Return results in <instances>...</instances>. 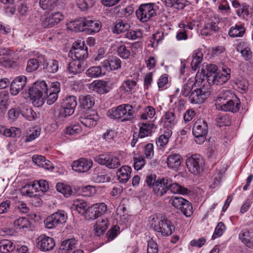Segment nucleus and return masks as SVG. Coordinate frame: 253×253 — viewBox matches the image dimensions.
<instances>
[{
    "instance_id": "f257e3e1",
    "label": "nucleus",
    "mask_w": 253,
    "mask_h": 253,
    "mask_svg": "<svg viewBox=\"0 0 253 253\" xmlns=\"http://www.w3.org/2000/svg\"><path fill=\"white\" fill-rule=\"evenodd\" d=\"M205 76L210 84L221 85L229 80L231 70L227 67H222V73L217 72V67L214 64H206Z\"/></svg>"
},
{
    "instance_id": "f03ea898",
    "label": "nucleus",
    "mask_w": 253,
    "mask_h": 253,
    "mask_svg": "<svg viewBox=\"0 0 253 253\" xmlns=\"http://www.w3.org/2000/svg\"><path fill=\"white\" fill-rule=\"evenodd\" d=\"M135 111L129 104H123L114 107L109 110L108 116L112 119L125 122L132 120L134 118Z\"/></svg>"
},
{
    "instance_id": "7ed1b4c3",
    "label": "nucleus",
    "mask_w": 253,
    "mask_h": 253,
    "mask_svg": "<svg viewBox=\"0 0 253 253\" xmlns=\"http://www.w3.org/2000/svg\"><path fill=\"white\" fill-rule=\"evenodd\" d=\"M151 226L158 235L162 236L170 235L174 230V227L171 222L163 216L160 218L153 217Z\"/></svg>"
},
{
    "instance_id": "20e7f679",
    "label": "nucleus",
    "mask_w": 253,
    "mask_h": 253,
    "mask_svg": "<svg viewBox=\"0 0 253 253\" xmlns=\"http://www.w3.org/2000/svg\"><path fill=\"white\" fill-rule=\"evenodd\" d=\"M158 9V6L155 3L141 4L135 11L136 17L141 22H147L157 15Z\"/></svg>"
},
{
    "instance_id": "39448f33",
    "label": "nucleus",
    "mask_w": 253,
    "mask_h": 253,
    "mask_svg": "<svg viewBox=\"0 0 253 253\" xmlns=\"http://www.w3.org/2000/svg\"><path fill=\"white\" fill-rule=\"evenodd\" d=\"M208 132V126L206 121L197 119L194 122L192 128V133L195 137V141L197 144H203Z\"/></svg>"
},
{
    "instance_id": "423d86ee",
    "label": "nucleus",
    "mask_w": 253,
    "mask_h": 253,
    "mask_svg": "<svg viewBox=\"0 0 253 253\" xmlns=\"http://www.w3.org/2000/svg\"><path fill=\"white\" fill-rule=\"evenodd\" d=\"M77 105L76 96L71 95L65 98L62 103L57 119L59 121H62L66 117L72 115L74 113Z\"/></svg>"
},
{
    "instance_id": "0eeeda50",
    "label": "nucleus",
    "mask_w": 253,
    "mask_h": 253,
    "mask_svg": "<svg viewBox=\"0 0 253 253\" xmlns=\"http://www.w3.org/2000/svg\"><path fill=\"white\" fill-rule=\"evenodd\" d=\"M169 202L179 210L186 217H190L193 214L192 204L182 197H172Z\"/></svg>"
},
{
    "instance_id": "6e6552de",
    "label": "nucleus",
    "mask_w": 253,
    "mask_h": 253,
    "mask_svg": "<svg viewBox=\"0 0 253 253\" xmlns=\"http://www.w3.org/2000/svg\"><path fill=\"white\" fill-rule=\"evenodd\" d=\"M67 219V213L64 211H59L47 217L44 220V224L46 228L52 229L65 223Z\"/></svg>"
},
{
    "instance_id": "1a4fd4ad",
    "label": "nucleus",
    "mask_w": 253,
    "mask_h": 253,
    "mask_svg": "<svg viewBox=\"0 0 253 253\" xmlns=\"http://www.w3.org/2000/svg\"><path fill=\"white\" fill-rule=\"evenodd\" d=\"M186 164L190 172L194 174H198L204 165V161L200 155L194 154L187 158Z\"/></svg>"
},
{
    "instance_id": "9d476101",
    "label": "nucleus",
    "mask_w": 253,
    "mask_h": 253,
    "mask_svg": "<svg viewBox=\"0 0 253 253\" xmlns=\"http://www.w3.org/2000/svg\"><path fill=\"white\" fill-rule=\"evenodd\" d=\"M210 95V91L208 88L205 87V84L203 87L194 89L189 96V101L193 104H199L204 102Z\"/></svg>"
},
{
    "instance_id": "9b49d317",
    "label": "nucleus",
    "mask_w": 253,
    "mask_h": 253,
    "mask_svg": "<svg viewBox=\"0 0 253 253\" xmlns=\"http://www.w3.org/2000/svg\"><path fill=\"white\" fill-rule=\"evenodd\" d=\"M95 161L101 165L109 169H117L121 166L119 159L117 157L107 154H102L95 158Z\"/></svg>"
},
{
    "instance_id": "f8f14e48",
    "label": "nucleus",
    "mask_w": 253,
    "mask_h": 253,
    "mask_svg": "<svg viewBox=\"0 0 253 253\" xmlns=\"http://www.w3.org/2000/svg\"><path fill=\"white\" fill-rule=\"evenodd\" d=\"M64 19L63 15L59 12H53L45 15L41 19V25L44 28H51L59 23Z\"/></svg>"
},
{
    "instance_id": "ddd939ff",
    "label": "nucleus",
    "mask_w": 253,
    "mask_h": 253,
    "mask_svg": "<svg viewBox=\"0 0 253 253\" xmlns=\"http://www.w3.org/2000/svg\"><path fill=\"white\" fill-rule=\"evenodd\" d=\"M107 206L104 203H96L88 207L86 218L95 219L103 214L107 211Z\"/></svg>"
},
{
    "instance_id": "4468645a",
    "label": "nucleus",
    "mask_w": 253,
    "mask_h": 253,
    "mask_svg": "<svg viewBox=\"0 0 253 253\" xmlns=\"http://www.w3.org/2000/svg\"><path fill=\"white\" fill-rule=\"evenodd\" d=\"M216 108L225 112H237L240 107V101L236 96V99L232 98L220 104H215Z\"/></svg>"
},
{
    "instance_id": "2eb2a0df",
    "label": "nucleus",
    "mask_w": 253,
    "mask_h": 253,
    "mask_svg": "<svg viewBox=\"0 0 253 253\" xmlns=\"http://www.w3.org/2000/svg\"><path fill=\"white\" fill-rule=\"evenodd\" d=\"M231 4L237 15L241 19H248L250 17L249 5L245 2L240 3L238 0H232Z\"/></svg>"
},
{
    "instance_id": "dca6fc26",
    "label": "nucleus",
    "mask_w": 253,
    "mask_h": 253,
    "mask_svg": "<svg viewBox=\"0 0 253 253\" xmlns=\"http://www.w3.org/2000/svg\"><path fill=\"white\" fill-rule=\"evenodd\" d=\"M180 118L179 113L175 109H170L165 113L163 118L165 126L172 128L176 125Z\"/></svg>"
},
{
    "instance_id": "f3484780",
    "label": "nucleus",
    "mask_w": 253,
    "mask_h": 253,
    "mask_svg": "<svg viewBox=\"0 0 253 253\" xmlns=\"http://www.w3.org/2000/svg\"><path fill=\"white\" fill-rule=\"evenodd\" d=\"M70 53L74 55V59L80 61H84L88 56L87 47H84L83 43L75 42L73 43Z\"/></svg>"
},
{
    "instance_id": "a211bd4d",
    "label": "nucleus",
    "mask_w": 253,
    "mask_h": 253,
    "mask_svg": "<svg viewBox=\"0 0 253 253\" xmlns=\"http://www.w3.org/2000/svg\"><path fill=\"white\" fill-rule=\"evenodd\" d=\"M37 246L42 251H48L55 246V242L53 238L42 234L37 239Z\"/></svg>"
},
{
    "instance_id": "6ab92c4d",
    "label": "nucleus",
    "mask_w": 253,
    "mask_h": 253,
    "mask_svg": "<svg viewBox=\"0 0 253 253\" xmlns=\"http://www.w3.org/2000/svg\"><path fill=\"white\" fill-rule=\"evenodd\" d=\"M60 83L56 82L52 83L50 87L48 90V93H46L44 100L48 105L53 104L58 98V94L60 91Z\"/></svg>"
},
{
    "instance_id": "aec40b11",
    "label": "nucleus",
    "mask_w": 253,
    "mask_h": 253,
    "mask_svg": "<svg viewBox=\"0 0 253 253\" xmlns=\"http://www.w3.org/2000/svg\"><path fill=\"white\" fill-rule=\"evenodd\" d=\"M92 166V162L90 160L81 158L75 161L72 164V169L78 172H85Z\"/></svg>"
},
{
    "instance_id": "412c9836",
    "label": "nucleus",
    "mask_w": 253,
    "mask_h": 253,
    "mask_svg": "<svg viewBox=\"0 0 253 253\" xmlns=\"http://www.w3.org/2000/svg\"><path fill=\"white\" fill-rule=\"evenodd\" d=\"M168 177H163L157 180L153 189L154 193L157 196L161 197L168 191Z\"/></svg>"
},
{
    "instance_id": "4be33fe9",
    "label": "nucleus",
    "mask_w": 253,
    "mask_h": 253,
    "mask_svg": "<svg viewBox=\"0 0 253 253\" xmlns=\"http://www.w3.org/2000/svg\"><path fill=\"white\" fill-rule=\"evenodd\" d=\"M99 118L98 114L93 111L84 114L80 117V123L86 127L91 128L97 125Z\"/></svg>"
},
{
    "instance_id": "5701e85b",
    "label": "nucleus",
    "mask_w": 253,
    "mask_h": 253,
    "mask_svg": "<svg viewBox=\"0 0 253 253\" xmlns=\"http://www.w3.org/2000/svg\"><path fill=\"white\" fill-rule=\"evenodd\" d=\"M27 83V78L25 76L16 77L11 82L10 91L11 94L16 95L23 89Z\"/></svg>"
},
{
    "instance_id": "b1692460",
    "label": "nucleus",
    "mask_w": 253,
    "mask_h": 253,
    "mask_svg": "<svg viewBox=\"0 0 253 253\" xmlns=\"http://www.w3.org/2000/svg\"><path fill=\"white\" fill-rule=\"evenodd\" d=\"M218 19L216 17H212L210 18L201 30L202 34L208 36L211 35L212 32L217 31L218 30Z\"/></svg>"
},
{
    "instance_id": "393cba45",
    "label": "nucleus",
    "mask_w": 253,
    "mask_h": 253,
    "mask_svg": "<svg viewBox=\"0 0 253 253\" xmlns=\"http://www.w3.org/2000/svg\"><path fill=\"white\" fill-rule=\"evenodd\" d=\"M78 244V240L74 238L66 239L61 243L58 253H69L77 247Z\"/></svg>"
},
{
    "instance_id": "a878e982",
    "label": "nucleus",
    "mask_w": 253,
    "mask_h": 253,
    "mask_svg": "<svg viewBox=\"0 0 253 253\" xmlns=\"http://www.w3.org/2000/svg\"><path fill=\"white\" fill-rule=\"evenodd\" d=\"M86 65L85 62L84 61L73 59L68 64V69L70 73L77 74L84 71L86 68Z\"/></svg>"
},
{
    "instance_id": "bb28decb",
    "label": "nucleus",
    "mask_w": 253,
    "mask_h": 253,
    "mask_svg": "<svg viewBox=\"0 0 253 253\" xmlns=\"http://www.w3.org/2000/svg\"><path fill=\"white\" fill-rule=\"evenodd\" d=\"M29 94L35 106L39 107L43 104L44 100V95L40 91H36L33 86L29 89Z\"/></svg>"
},
{
    "instance_id": "cd10ccee",
    "label": "nucleus",
    "mask_w": 253,
    "mask_h": 253,
    "mask_svg": "<svg viewBox=\"0 0 253 253\" xmlns=\"http://www.w3.org/2000/svg\"><path fill=\"white\" fill-rule=\"evenodd\" d=\"M102 66L107 71L117 70L121 67V61L119 58L113 57L104 60L102 63Z\"/></svg>"
},
{
    "instance_id": "c85d7f7f",
    "label": "nucleus",
    "mask_w": 253,
    "mask_h": 253,
    "mask_svg": "<svg viewBox=\"0 0 253 253\" xmlns=\"http://www.w3.org/2000/svg\"><path fill=\"white\" fill-rule=\"evenodd\" d=\"M169 184L168 191L169 190L171 193L175 194H180L182 195L188 194L190 193L191 190L186 187L182 186L176 182H172L170 178H168Z\"/></svg>"
},
{
    "instance_id": "c756f323",
    "label": "nucleus",
    "mask_w": 253,
    "mask_h": 253,
    "mask_svg": "<svg viewBox=\"0 0 253 253\" xmlns=\"http://www.w3.org/2000/svg\"><path fill=\"white\" fill-rule=\"evenodd\" d=\"M101 26V23L99 21L92 20L89 17H86L85 30L90 34L98 32L100 30Z\"/></svg>"
},
{
    "instance_id": "7c9ffc66",
    "label": "nucleus",
    "mask_w": 253,
    "mask_h": 253,
    "mask_svg": "<svg viewBox=\"0 0 253 253\" xmlns=\"http://www.w3.org/2000/svg\"><path fill=\"white\" fill-rule=\"evenodd\" d=\"M131 168L128 166H122L117 172L118 179L122 183H126L130 177Z\"/></svg>"
},
{
    "instance_id": "2f4dec72",
    "label": "nucleus",
    "mask_w": 253,
    "mask_h": 253,
    "mask_svg": "<svg viewBox=\"0 0 253 253\" xmlns=\"http://www.w3.org/2000/svg\"><path fill=\"white\" fill-rule=\"evenodd\" d=\"M93 90L99 94H104L108 92L110 90L109 83L106 81L99 80L94 81L92 83Z\"/></svg>"
},
{
    "instance_id": "473e14b6",
    "label": "nucleus",
    "mask_w": 253,
    "mask_h": 253,
    "mask_svg": "<svg viewBox=\"0 0 253 253\" xmlns=\"http://www.w3.org/2000/svg\"><path fill=\"white\" fill-rule=\"evenodd\" d=\"M181 156L178 154H172L167 159L168 167L170 169H177L181 164Z\"/></svg>"
},
{
    "instance_id": "72a5a7b5",
    "label": "nucleus",
    "mask_w": 253,
    "mask_h": 253,
    "mask_svg": "<svg viewBox=\"0 0 253 253\" xmlns=\"http://www.w3.org/2000/svg\"><path fill=\"white\" fill-rule=\"evenodd\" d=\"M86 17H81L73 22H70L68 28L75 32L83 31L85 30Z\"/></svg>"
},
{
    "instance_id": "f704fd0d",
    "label": "nucleus",
    "mask_w": 253,
    "mask_h": 253,
    "mask_svg": "<svg viewBox=\"0 0 253 253\" xmlns=\"http://www.w3.org/2000/svg\"><path fill=\"white\" fill-rule=\"evenodd\" d=\"M154 124L151 123H142L139 124V133L136 134L138 138H143L146 136H148L151 134L152 129Z\"/></svg>"
},
{
    "instance_id": "c9c22d12",
    "label": "nucleus",
    "mask_w": 253,
    "mask_h": 253,
    "mask_svg": "<svg viewBox=\"0 0 253 253\" xmlns=\"http://www.w3.org/2000/svg\"><path fill=\"white\" fill-rule=\"evenodd\" d=\"M108 220L107 218L103 217L97 220L94 228L96 236H100L108 228Z\"/></svg>"
},
{
    "instance_id": "e433bc0d",
    "label": "nucleus",
    "mask_w": 253,
    "mask_h": 253,
    "mask_svg": "<svg viewBox=\"0 0 253 253\" xmlns=\"http://www.w3.org/2000/svg\"><path fill=\"white\" fill-rule=\"evenodd\" d=\"M235 98L236 99V95L233 93L232 90L222 89L221 90L219 96L216 100L215 104L222 103L226 100H230V99Z\"/></svg>"
},
{
    "instance_id": "4c0bfd02",
    "label": "nucleus",
    "mask_w": 253,
    "mask_h": 253,
    "mask_svg": "<svg viewBox=\"0 0 253 253\" xmlns=\"http://www.w3.org/2000/svg\"><path fill=\"white\" fill-rule=\"evenodd\" d=\"M137 83L132 80L125 81L120 87V90L124 93H132L135 89Z\"/></svg>"
},
{
    "instance_id": "58836bf2",
    "label": "nucleus",
    "mask_w": 253,
    "mask_h": 253,
    "mask_svg": "<svg viewBox=\"0 0 253 253\" xmlns=\"http://www.w3.org/2000/svg\"><path fill=\"white\" fill-rule=\"evenodd\" d=\"M245 33V29L241 25H235L230 28L228 31L229 36L232 38L242 37Z\"/></svg>"
},
{
    "instance_id": "ea45409f",
    "label": "nucleus",
    "mask_w": 253,
    "mask_h": 253,
    "mask_svg": "<svg viewBox=\"0 0 253 253\" xmlns=\"http://www.w3.org/2000/svg\"><path fill=\"white\" fill-rule=\"evenodd\" d=\"M224 171L221 170H217L213 174L210 184V187L215 188L220 185L222 179L223 177Z\"/></svg>"
},
{
    "instance_id": "a19ab883",
    "label": "nucleus",
    "mask_w": 253,
    "mask_h": 253,
    "mask_svg": "<svg viewBox=\"0 0 253 253\" xmlns=\"http://www.w3.org/2000/svg\"><path fill=\"white\" fill-rule=\"evenodd\" d=\"M59 62L55 59L49 60L45 61L43 69L49 73H56L59 70Z\"/></svg>"
},
{
    "instance_id": "79ce46f5",
    "label": "nucleus",
    "mask_w": 253,
    "mask_h": 253,
    "mask_svg": "<svg viewBox=\"0 0 253 253\" xmlns=\"http://www.w3.org/2000/svg\"><path fill=\"white\" fill-rule=\"evenodd\" d=\"M129 28V26L126 22L122 20H118L112 31L114 34H119L126 32Z\"/></svg>"
},
{
    "instance_id": "37998d69",
    "label": "nucleus",
    "mask_w": 253,
    "mask_h": 253,
    "mask_svg": "<svg viewBox=\"0 0 253 253\" xmlns=\"http://www.w3.org/2000/svg\"><path fill=\"white\" fill-rule=\"evenodd\" d=\"M15 246L10 240H3L0 241V252L2 253H9L15 249Z\"/></svg>"
},
{
    "instance_id": "c03bdc74",
    "label": "nucleus",
    "mask_w": 253,
    "mask_h": 253,
    "mask_svg": "<svg viewBox=\"0 0 253 253\" xmlns=\"http://www.w3.org/2000/svg\"><path fill=\"white\" fill-rule=\"evenodd\" d=\"M80 102L81 106L84 109H89L94 105L95 99L94 97L90 95H87L82 96L80 98Z\"/></svg>"
},
{
    "instance_id": "a18cd8bd",
    "label": "nucleus",
    "mask_w": 253,
    "mask_h": 253,
    "mask_svg": "<svg viewBox=\"0 0 253 253\" xmlns=\"http://www.w3.org/2000/svg\"><path fill=\"white\" fill-rule=\"evenodd\" d=\"M74 206L76 211L82 215H84L86 218V212L88 209V205L86 202L83 200H80L75 202Z\"/></svg>"
},
{
    "instance_id": "49530a36",
    "label": "nucleus",
    "mask_w": 253,
    "mask_h": 253,
    "mask_svg": "<svg viewBox=\"0 0 253 253\" xmlns=\"http://www.w3.org/2000/svg\"><path fill=\"white\" fill-rule=\"evenodd\" d=\"M155 114V109L152 106H148L143 109V112L140 115V119L144 120L152 119Z\"/></svg>"
},
{
    "instance_id": "de8ad7c7",
    "label": "nucleus",
    "mask_w": 253,
    "mask_h": 253,
    "mask_svg": "<svg viewBox=\"0 0 253 253\" xmlns=\"http://www.w3.org/2000/svg\"><path fill=\"white\" fill-rule=\"evenodd\" d=\"M19 131V129L15 127H11L9 128L4 127L0 128V133L6 137H15Z\"/></svg>"
},
{
    "instance_id": "09e8293b",
    "label": "nucleus",
    "mask_w": 253,
    "mask_h": 253,
    "mask_svg": "<svg viewBox=\"0 0 253 253\" xmlns=\"http://www.w3.org/2000/svg\"><path fill=\"white\" fill-rule=\"evenodd\" d=\"M172 134V131L169 129H167L166 131H165L164 133L161 135L158 140L156 141L157 145L160 146H165L168 142L169 138L170 137Z\"/></svg>"
},
{
    "instance_id": "8fccbe9b",
    "label": "nucleus",
    "mask_w": 253,
    "mask_h": 253,
    "mask_svg": "<svg viewBox=\"0 0 253 253\" xmlns=\"http://www.w3.org/2000/svg\"><path fill=\"white\" fill-rule=\"evenodd\" d=\"M35 87V90L36 91H40L41 93L44 95V98L46 96V93H48L49 89L47 88V85L44 81H37L33 85Z\"/></svg>"
},
{
    "instance_id": "3c124183",
    "label": "nucleus",
    "mask_w": 253,
    "mask_h": 253,
    "mask_svg": "<svg viewBox=\"0 0 253 253\" xmlns=\"http://www.w3.org/2000/svg\"><path fill=\"white\" fill-rule=\"evenodd\" d=\"M194 80L189 79L182 87L181 93L184 96H189L191 90L194 86Z\"/></svg>"
},
{
    "instance_id": "603ef678",
    "label": "nucleus",
    "mask_w": 253,
    "mask_h": 253,
    "mask_svg": "<svg viewBox=\"0 0 253 253\" xmlns=\"http://www.w3.org/2000/svg\"><path fill=\"white\" fill-rule=\"evenodd\" d=\"M56 187L57 190L63 194L65 197H68L72 195L73 191L70 186L62 183H58Z\"/></svg>"
},
{
    "instance_id": "864d4df0",
    "label": "nucleus",
    "mask_w": 253,
    "mask_h": 253,
    "mask_svg": "<svg viewBox=\"0 0 253 253\" xmlns=\"http://www.w3.org/2000/svg\"><path fill=\"white\" fill-rule=\"evenodd\" d=\"M102 74V70L100 66L91 67L86 71L87 76L91 78H97Z\"/></svg>"
},
{
    "instance_id": "5fc2aeb1",
    "label": "nucleus",
    "mask_w": 253,
    "mask_h": 253,
    "mask_svg": "<svg viewBox=\"0 0 253 253\" xmlns=\"http://www.w3.org/2000/svg\"><path fill=\"white\" fill-rule=\"evenodd\" d=\"M205 77H206L205 70L202 69L201 73L198 72L196 75L195 81H194V86L198 87L199 88L200 87H202L203 85L202 86V84L205 81Z\"/></svg>"
},
{
    "instance_id": "6e6d98bb",
    "label": "nucleus",
    "mask_w": 253,
    "mask_h": 253,
    "mask_svg": "<svg viewBox=\"0 0 253 253\" xmlns=\"http://www.w3.org/2000/svg\"><path fill=\"white\" fill-rule=\"evenodd\" d=\"M117 52L120 57L125 59L128 58L130 53L128 47L124 44H122L118 47Z\"/></svg>"
},
{
    "instance_id": "4d7b16f0",
    "label": "nucleus",
    "mask_w": 253,
    "mask_h": 253,
    "mask_svg": "<svg viewBox=\"0 0 253 253\" xmlns=\"http://www.w3.org/2000/svg\"><path fill=\"white\" fill-rule=\"evenodd\" d=\"M216 122L219 126H228L231 124V119L227 114L218 115L216 118Z\"/></svg>"
},
{
    "instance_id": "13d9d810",
    "label": "nucleus",
    "mask_w": 253,
    "mask_h": 253,
    "mask_svg": "<svg viewBox=\"0 0 253 253\" xmlns=\"http://www.w3.org/2000/svg\"><path fill=\"white\" fill-rule=\"evenodd\" d=\"M39 62L38 59L32 58L27 62L26 71L28 72H32L36 71L39 67Z\"/></svg>"
},
{
    "instance_id": "bf43d9fd",
    "label": "nucleus",
    "mask_w": 253,
    "mask_h": 253,
    "mask_svg": "<svg viewBox=\"0 0 253 253\" xmlns=\"http://www.w3.org/2000/svg\"><path fill=\"white\" fill-rule=\"evenodd\" d=\"M133 167L135 170H138L141 169L145 165V160L143 156H139L138 157H134Z\"/></svg>"
},
{
    "instance_id": "052dcab7",
    "label": "nucleus",
    "mask_w": 253,
    "mask_h": 253,
    "mask_svg": "<svg viewBox=\"0 0 253 253\" xmlns=\"http://www.w3.org/2000/svg\"><path fill=\"white\" fill-rule=\"evenodd\" d=\"M37 186H39L40 190L43 192L47 191L49 188L47 182L44 180H40L37 182L35 181L32 184V188L37 189Z\"/></svg>"
},
{
    "instance_id": "680f3d73",
    "label": "nucleus",
    "mask_w": 253,
    "mask_h": 253,
    "mask_svg": "<svg viewBox=\"0 0 253 253\" xmlns=\"http://www.w3.org/2000/svg\"><path fill=\"white\" fill-rule=\"evenodd\" d=\"M120 231V227L118 225H115L108 230L106 234V238L108 241H110L114 239L118 235Z\"/></svg>"
},
{
    "instance_id": "e2e57ef3",
    "label": "nucleus",
    "mask_w": 253,
    "mask_h": 253,
    "mask_svg": "<svg viewBox=\"0 0 253 253\" xmlns=\"http://www.w3.org/2000/svg\"><path fill=\"white\" fill-rule=\"evenodd\" d=\"M29 2H19L18 6V11L21 16H26L29 11Z\"/></svg>"
},
{
    "instance_id": "0e129e2a",
    "label": "nucleus",
    "mask_w": 253,
    "mask_h": 253,
    "mask_svg": "<svg viewBox=\"0 0 253 253\" xmlns=\"http://www.w3.org/2000/svg\"><path fill=\"white\" fill-rule=\"evenodd\" d=\"M142 33L140 31L130 30L126 31L125 34V37L129 40H135L142 37Z\"/></svg>"
},
{
    "instance_id": "69168bd1",
    "label": "nucleus",
    "mask_w": 253,
    "mask_h": 253,
    "mask_svg": "<svg viewBox=\"0 0 253 253\" xmlns=\"http://www.w3.org/2000/svg\"><path fill=\"white\" fill-rule=\"evenodd\" d=\"M225 229L226 226L222 222H219L215 227L212 238L214 239L216 237L221 236L223 234Z\"/></svg>"
},
{
    "instance_id": "338daca9",
    "label": "nucleus",
    "mask_w": 253,
    "mask_h": 253,
    "mask_svg": "<svg viewBox=\"0 0 253 253\" xmlns=\"http://www.w3.org/2000/svg\"><path fill=\"white\" fill-rule=\"evenodd\" d=\"M144 153L146 158L151 159L153 158L154 154V146L152 143H148L143 149Z\"/></svg>"
},
{
    "instance_id": "774afa93",
    "label": "nucleus",
    "mask_w": 253,
    "mask_h": 253,
    "mask_svg": "<svg viewBox=\"0 0 253 253\" xmlns=\"http://www.w3.org/2000/svg\"><path fill=\"white\" fill-rule=\"evenodd\" d=\"M21 109L19 107L10 109L8 112V116L10 120H15L22 114Z\"/></svg>"
}]
</instances>
